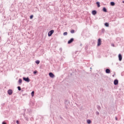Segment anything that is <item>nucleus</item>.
<instances>
[{
  "mask_svg": "<svg viewBox=\"0 0 124 124\" xmlns=\"http://www.w3.org/2000/svg\"><path fill=\"white\" fill-rule=\"evenodd\" d=\"M23 80L24 81H25V82H27V83H29L30 82L31 79H30V78L29 77L26 78V77H23Z\"/></svg>",
  "mask_w": 124,
  "mask_h": 124,
  "instance_id": "nucleus-1",
  "label": "nucleus"
},
{
  "mask_svg": "<svg viewBox=\"0 0 124 124\" xmlns=\"http://www.w3.org/2000/svg\"><path fill=\"white\" fill-rule=\"evenodd\" d=\"M55 31L54 30H50L48 32V36H52V35L53 33H54Z\"/></svg>",
  "mask_w": 124,
  "mask_h": 124,
  "instance_id": "nucleus-2",
  "label": "nucleus"
},
{
  "mask_svg": "<svg viewBox=\"0 0 124 124\" xmlns=\"http://www.w3.org/2000/svg\"><path fill=\"white\" fill-rule=\"evenodd\" d=\"M113 84L115 86H117V85L119 84V80L117 79H116L113 81Z\"/></svg>",
  "mask_w": 124,
  "mask_h": 124,
  "instance_id": "nucleus-3",
  "label": "nucleus"
},
{
  "mask_svg": "<svg viewBox=\"0 0 124 124\" xmlns=\"http://www.w3.org/2000/svg\"><path fill=\"white\" fill-rule=\"evenodd\" d=\"M74 41V38H72L68 41V44H71Z\"/></svg>",
  "mask_w": 124,
  "mask_h": 124,
  "instance_id": "nucleus-4",
  "label": "nucleus"
},
{
  "mask_svg": "<svg viewBox=\"0 0 124 124\" xmlns=\"http://www.w3.org/2000/svg\"><path fill=\"white\" fill-rule=\"evenodd\" d=\"M100 45H101V39L99 38L97 41V46H99Z\"/></svg>",
  "mask_w": 124,
  "mask_h": 124,
  "instance_id": "nucleus-5",
  "label": "nucleus"
},
{
  "mask_svg": "<svg viewBox=\"0 0 124 124\" xmlns=\"http://www.w3.org/2000/svg\"><path fill=\"white\" fill-rule=\"evenodd\" d=\"M48 75L50 78H54V77H55V75L52 72L49 73Z\"/></svg>",
  "mask_w": 124,
  "mask_h": 124,
  "instance_id": "nucleus-6",
  "label": "nucleus"
},
{
  "mask_svg": "<svg viewBox=\"0 0 124 124\" xmlns=\"http://www.w3.org/2000/svg\"><path fill=\"white\" fill-rule=\"evenodd\" d=\"M8 93L9 95H11V94H12V93H13V91H12V90H11V89L8 90Z\"/></svg>",
  "mask_w": 124,
  "mask_h": 124,
  "instance_id": "nucleus-7",
  "label": "nucleus"
},
{
  "mask_svg": "<svg viewBox=\"0 0 124 124\" xmlns=\"http://www.w3.org/2000/svg\"><path fill=\"white\" fill-rule=\"evenodd\" d=\"M118 58H119V61L120 62H121L122 60H123V56H122V54H119L118 55Z\"/></svg>",
  "mask_w": 124,
  "mask_h": 124,
  "instance_id": "nucleus-8",
  "label": "nucleus"
},
{
  "mask_svg": "<svg viewBox=\"0 0 124 124\" xmlns=\"http://www.w3.org/2000/svg\"><path fill=\"white\" fill-rule=\"evenodd\" d=\"M106 73H107V74H109V73H111V70L108 68L106 69Z\"/></svg>",
  "mask_w": 124,
  "mask_h": 124,
  "instance_id": "nucleus-9",
  "label": "nucleus"
},
{
  "mask_svg": "<svg viewBox=\"0 0 124 124\" xmlns=\"http://www.w3.org/2000/svg\"><path fill=\"white\" fill-rule=\"evenodd\" d=\"M92 14L93 15H96V14H97V11H96V10H93L92 12Z\"/></svg>",
  "mask_w": 124,
  "mask_h": 124,
  "instance_id": "nucleus-10",
  "label": "nucleus"
},
{
  "mask_svg": "<svg viewBox=\"0 0 124 124\" xmlns=\"http://www.w3.org/2000/svg\"><path fill=\"white\" fill-rule=\"evenodd\" d=\"M96 4L97 6V7H100V2H99V1H97L96 2Z\"/></svg>",
  "mask_w": 124,
  "mask_h": 124,
  "instance_id": "nucleus-11",
  "label": "nucleus"
},
{
  "mask_svg": "<svg viewBox=\"0 0 124 124\" xmlns=\"http://www.w3.org/2000/svg\"><path fill=\"white\" fill-rule=\"evenodd\" d=\"M110 4L111 6H114L115 5V2L114 1H111L110 2Z\"/></svg>",
  "mask_w": 124,
  "mask_h": 124,
  "instance_id": "nucleus-12",
  "label": "nucleus"
},
{
  "mask_svg": "<svg viewBox=\"0 0 124 124\" xmlns=\"http://www.w3.org/2000/svg\"><path fill=\"white\" fill-rule=\"evenodd\" d=\"M104 12H107V9L105 7H104L102 9Z\"/></svg>",
  "mask_w": 124,
  "mask_h": 124,
  "instance_id": "nucleus-13",
  "label": "nucleus"
},
{
  "mask_svg": "<svg viewBox=\"0 0 124 124\" xmlns=\"http://www.w3.org/2000/svg\"><path fill=\"white\" fill-rule=\"evenodd\" d=\"M87 124H92V121H91V120H90V119H88V120H87Z\"/></svg>",
  "mask_w": 124,
  "mask_h": 124,
  "instance_id": "nucleus-14",
  "label": "nucleus"
},
{
  "mask_svg": "<svg viewBox=\"0 0 124 124\" xmlns=\"http://www.w3.org/2000/svg\"><path fill=\"white\" fill-rule=\"evenodd\" d=\"M97 109H98V111H100V110L101 109V107H100V106H97Z\"/></svg>",
  "mask_w": 124,
  "mask_h": 124,
  "instance_id": "nucleus-15",
  "label": "nucleus"
},
{
  "mask_svg": "<svg viewBox=\"0 0 124 124\" xmlns=\"http://www.w3.org/2000/svg\"><path fill=\"white\" fill-rule=\"evenodd\" d=\"M105 27H109V23H108V22H106V23H105Z\"/></svg>",
  "mask_w": 124,
  "mask_h": 124,
  "instance_id": "nucleus-16",
  "label": "nucleus"
},
{
  "mask_svg": "<svg viewBox=\"0 0 124 124\" xmlns=\"http://www.w3.org/2000/svg\"><path fill=\"white\" fill-rule=\"evenodd\" d=\"M22 82H23V80H22V79L19 78V80H18L19 84H22Z\"/></svg>",
  "mask_w": 124,
  "mask_h": 124,
  "instance_id": "nucleus-17",
  "label": "nucleus"
},
{
  "mask_svg": "<svg viewBox=\"0 0 124 124\" xmlns=\"http://www.w3.org/2000/svg\"><path fill=\"white\" fill-rule=\"evenodd\" d=\"M31 95L32 97H33V96H34V91L31 92Z\"/></svg>",
  "mask_w": 124,
  "mask_h": 124,
  "instance_id": "nucleus-18",
  "label": "nucleus"
},
{
  "mask_svg": "<svg viewBox=\"0 0 124 124\" xmlns=\"http://www.w3.org/2000/svg\"><path fill=\"white\" fill-rule=\"evenodd\" d=\"M35 63H36V64H39V63H40V61L39 60H37L35 61Z\"/></svg>",
  "mask_w": 124,
  "mask_h": 124,
  "instance_id": "nucleus-19",
  "label": "nucleus"
},
{
  "mask_svg": "<svg viewBox=\"0 0 124 124\" xmlns=\"http://www.w3.org/2000/svg\"><path fill=\"white\" fill-rule=\"evenodd\" d=\"M101 32L102 33H104V32H105V29H104V28L102 29Z\"/></svg>",
  "mask_w": 124,
  "mask_h": 124,
  "instance_id": "nucleus-20",
  "label": "nucleus"
},
{
  "mask_svg": "<svg viewBox=\"0 0 124 124\" xmlns=\"http://www.w3.org/2000/svg\"><path fill=\"white\" fill-rule=\"evenodd\" d=\"M74 32H75V30H72L71 31V33H74Z\"/></svg>",
  "mask_w": 124,
  "mask_h": 124,
  "instance_id": "nucleus-21",
  "label": "nucleus"
},
{
  "mask_svg": "<svg viewBox=\"0 0 124 124\" xmlns=\"http://www.w3.org/2000/svg\"><path fill=\"white\" fill-rule=\"evenodd\" d=\"M17 89L18 91H21L22 89H21V86H18Z\"/></svg>",
  "mask_w": 124,
  "mask_h": 124,
  "instance_id": "nucleus-22",
  "label": "nucleus"
},
{
  "mask_svg": "<svg viewBox=\"0 0 124 124\" xmlns=\"http://www.w3.org/2000/svg\"><path fill=\"white\" fill-rule=\"evenodd\" d=\"M33 15H31V16H30V19H33Z\"/></svg>",
  "mask_w": 124,
  "mask_h": 124,
  "instance_id": "nucleus-23",
  "label": "nucleus"
},
{
  "mask_svg": "<svg viewBox=\"0 0 124 124\" xmlns=\"http://www.w3.org/2000/svg\"><path fill=\"white\" fill-rule=\"evenodd\" d=\"M95 114L97 116H99V112L98 111H96Z\"/></svg>",
  "mask_w": 124,
  "mask_h": 124,
  "instance_id": "nucleus-24",
  "label": "nucleus"
},
{
  "mask_svg": "<svg viewBox=\"0 0 124 124\" xmlns=\"http://www.w3.org/2000/svg\"><path fill=\"white\" fill-rule=\"evenodd\" d=\"M37 70H35L33 71V74H36V73H37Z\"/></svg>",
  "mask_w": 124,
  "mask_h": 124,
  "instance_id": "nucleus-25",
  "label": "nucleus"
},
{
  "mask_svg": "<svg viewBox=\"0 0 124 124\" xmlns=\"http://www.w3.org/2000/svg\"><path fill=\"white\" fill-rule=\"evenodd\" d=\"M67 34V32H64L63 33V35H64V36H65V35H66Z\"/></svg>",
  "mask_w": 124,
  "mask_h": 124,
  "instance_id": "nucleus-26",
  "label": "nucleus"
},
{
  "mask_svg": "<svg viewBox=\"0 0 124 124\" xmlns=\"http://www.w3.org/2000/svg\"><path fill=\"white\" fill-rule=\"evenodd\" d=\"M16 123L17 124H20V122H19V120H17L16 121Z\"/></svg>",
  "mask_w": 124,
  "mask_h": 124,
  "instance_id": "nucleus-27",
  "label": "nucleus"
},
{
  "mask_svg": "<svg viewBox=\"0 0 124 124\" xmlns=\"http://www.w3.org/2000/svg\"><path fill=\"white\" fill-rule=\"evenodd\" d=\"M111 46H112L113 47H115V45H114V44H112Z\"/></svg>",
  "mask_w": 124,
  "mask_h": 124,
  "instance_id": "nucleus-28",
  "label": "nucleus"
},
{
  "mask_svg": "<svg viewBox=\"0 0 124 124\" xmlns=\"http://www.w3.org/2000/svg\"><path fill=\"white\" fill-rule=\"evenodd\" d=\"M2 124H7L6 123H5V122H3L2 123Z\"/></svg>",
  "mask_w": 124,
  "mask_h": 124,
  "instance_id": "nucleus-29",
  "label": "nucleus"
},
{
  "mask_svg": "<svg viewBox=\"0 0 124 124\" xmlns=\"http://www.w3.org/2000/svg\"><path fill=\"white\" fill-rule=\"evenodd\" d=\"M115 120L116 121H118V118L117 117H115Z\"/></svg>",
  "mask_w": 124,
  "mask_h": 124,
  "instance_id": "nucleus-30",
  "label": "nucleus"
},
{
  "mask_svg": "<svg viewBox=\"0 0 124 124\" xmlns=\"http://www.w3.org/2000/svg\"><path fill=\"white\" fill-rule=\"evenodd\" d=\"M112 77H115V74H114V75H112Z\"/></svg>",
  "mask_w": 124,
  "mask_h": 124,
  "instance_id": "nucleus-31",
  "label": "nucleus"
},
{
  "mask_svg": "<svg viewBox=\"0 0 124 124\" xmlns=\"http://www.w3.org/2000/svg\"><path fill=\"white\" fill-rule=\"evenodd\" d=\"M60 50H61V51H62V48H61L60 49Z\"/></svg>",
  "mask_w": 124,
  "mask_h": 124,
  "instance_id": "nucleus-32",
  "label": "nucleus"
},
{
  "mask_svg": "<svg viewBox=\"0 0 124 124\" xmlns=\"http://www.w3.org/2000/svg\"><path fill=\"white\" fill-rule=\"evenodd\" d=\"M60 118H61V119H62V117H60Z\"/></svg>",
  "mask_w": 124,
  "mask_h": 124,
  "instance_id": "nucleus-33",
  "label": "nucleus"
},
{
  "mask_svg": "<svg viewBox=\"0 0 124 124\" xmlns=\"http://www.w3.org/2000/svg\"><path fill=\"white\" fill-rule=\"evenodd\" d=\"M123 3H124V0L122 1Z\"/></svg>",
  "mask_w": 124,
  "mask_h": 124,
  "instance_id": "nucleus-34",
  "label": "nucleus"
},
{
  "mask_svg": "<svg viewBox=\"0 0 124 124\" xmlns=\"http://www.w3.org/2000/svg\"><path fill=\"white\" fill-rule=\"evenodd\" d=\"M80 46H82V44H80Z\"/></svg>",
  "mask_w": 124,
  "mask_h": 124,
  "instance_id": "nucleus-35",
  "label": "nucleus"
},
{
  "mask_svg": "<svg viewBox=\"0 0 124 124\" xmlns=\"http://www.w3.org/2000/svg\"><path fill=\"white\" fill-rule=\"evenodd\" d=\"M21 92H24V90H21Z\"/></svg>",
  "mask_w": 124,
  "mask_h": 124,
  "instance_id": "nucleus-36",
  "label": "nucleus"
},
{
  "mask_svg": "<svg viewBox=\"0 0 124 124\" xmlns=\"http://www.w3.org/2000/svg\"><path fill=\"white\" fill-rule=\"evenodd\" d=\"M90 69H92V67H91Z\"/></svg>",
  "mask_w": 124,
  "mask_h": 124,
  "instance_id": "nucleus-37",
  "label": "nucleus"
}]
</instances>
